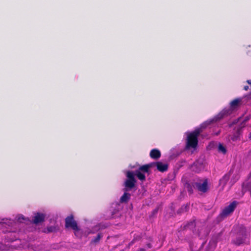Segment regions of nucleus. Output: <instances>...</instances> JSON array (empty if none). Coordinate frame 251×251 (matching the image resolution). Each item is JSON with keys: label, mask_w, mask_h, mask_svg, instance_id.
I'll return each mask as SVG.
<instances>
[{"label": "nucleus", "mask_w": 251, "mask_h": 251, "mask_svg": "<svg viewBox=\"0 0 251 251\" xmlns=\"http://www.w3.org/2000/svg\"><path fill=\"white\" fill-rule=\"evenodd\" d=\"M201 131V128H198L194 131L188 133L186 141L187 149H195L196 148L198 145V137Z\"/></svg>", "instance_id": "1"}, {"label": "nucleus", "mask_w": 251, "mask_h": 251, "mask_svg": "<svg viewBox=\"0 0 251 251\" xmlns=\"http://www.w3.org/2000/svg\"><path fill=\"white\" fill-rule=\"evenodd\" d=\"M65 227L66 228L71 227L75 232V236L80 237L81 235L79 234L80 231L78 228L76 222L74 220L72 215L67 217L65 219Z\"/></svg>", "instance_id": "2"}, {"label": "nucleus", "mask_w": 251, "mask_h": 251, "mask_svg": "<svg viewBox=\"0 0 251 251\" xmlns=\"http://www.w3.org/2000/svg\"><path fill=\"white\" fill-rule=\"evenodd\" d=\"M127 179L125 182L126 191L131 190L134 187L136 181L134 176V173L132 171H127L126 173Z\"/></svg>", "instance_id": "3"}, {"label": "nucleus", "mask_w": 251, "mask_h": 251, "mask_svg": "<svg viewBox=\"0 0 251 251\" xmlns=\"http://www.w3.org/2000/svg\"><path fill=\"white\" fill-rule=\"evenodd\" d=\"M193 187L196 188L199 191L205 193L208 190L207 179H205L202 183L195 182L193 183Z\"/></svg>", "instance_id": "4"}, {"label": "nucleus", "mask_w": 251, "mask_h": 251, "mask_svg": "<svg viewBox=\"0 0 251 251\" xmlns=\"http://www.w3.org/2000/svg\"><path fill=\"white\" fill-rule=\"evenodd\" d=\"M237 205L236 201H233L229 205L226 207L223 210L221 214V216L222 217H226L231 213H232L235 209Z\"/></svg>", "instance_id": "5"}, {"label": "nucleus", "mask_w": 251, "mask_h": 251, "mask_svg": "<svg viewBox=\"0 0 251 251\" xmlns=\"http://www.w3.org/2000/svg\"><path fill=\"white\" fill-rule=\"evenodd\" d=\"M204 165L201 161H197L194 163L191 166V170L196 173H199L204 169Z\"/></svg>", "instance_id": "6"}, {"label": "nucleus", "mask_w": 251, "mask_h": 251, "mask_svg": "<svg viewBox=\"0 0 251 251\" xmlns=\"http://www.w3.org/2000/svg\"><path fill=\"white\" fill-rule=\"evenodd\" d=\"M247 235L244 229L242 230V234H239L238 237L235 240H234V243L238 245L243 243L246 239L247 238Z\"/></svg>", "instance_id": "7"}, {"label": "nucleus", "mask_w": 251, "mask_h": 251, "mask_svg": "<svg viewBox=\"0 0 251 251\" xmlns=\"http://www.w3.org/2000/svg\"><path fill=\"white\" fill-rule=\"evenodd\" d=\"M157 169L158 171L163 172L167 170L168 165L166 163H163L161 162H157L155 163Z\"/></svg>", "instance_id": "8"}, {"label": "nucleus", "mask_w": 251, "mask_h": 251, "mask_svg": "<svg viewBox=\"0 0 251 251\" xmlns=\"http://www.w3.org/2000/svg\"><path fill=\"white\" fill-rule=\"evenodd\" d=\"M232 173V171L231 170L229 173L225 175L222 179L220 180V184L222 185L223 187H224L226 184L227 182L229 179L230 174Z\"/></svg>", "instance_id": "9"}, {"label": "nucleus", "mask_w": 251, "mask_h": 251, "mask_svg": "<svg viewBox=\"0 0 251 251\" xmlns=\"http://www.w3.org/2000/svg\"><path fill=\"white\" fill-rule=\"evenodd\" d=\"M45 215L43 214L37 213L33 219V223L35 224H39L44 221Z\"/></svg>", "instance_id": "10"}, {"label": "nucleus", "mask_w": 251, "mask_h": 251, "mask_svg": "<svg viewBox=\"0 0 251 251\" xmlns=\"http://www.w3.org/2000/svg\"><path fill=\"white\" fill-rule=\"evenodd\" d=\"M161 156L160 151L157 149H153L150 152V156L151 158L155 159H158Z\"/></svg>", "instance_id": "11"}, {"label": "nucleus", "mask_w": 251, "mask_h": 251, "mask_svg": "<svg viewBox=\"0 0 251 251\" xmlns=\"http://www.w3.org/2000/svg\"><path fill=\"white\" fill-rule=\"evenodd\" d=\"M216 246V243L214 241H210L205 248V251H213Z\"/></svg>", "instance_id": "12"}, {"label": "nucleus", "mask_w": 251, "mask_h": 251, "mask_svg": "<svg viewBox=\"0 0 251 251\" xmlns=\"http://www.w3.org/2000/svg\"><path fill=\"white\" fill-rule=\"evenodd\" d=\"M134 175L136 176L138 178L142 181L145 180L146 176L145 173L140 172V170H136L134 173Z\"/></svg>", "instance_id": "13"}, {"label": "nucleus", "mask_w": 251, "mask_h": 251, "mask_svg": "<svg viewBox=\"0 0 251 251\" xmlns=\"http://www.w3.org/2000/svg\"><path fill=\"white\" fill-rule=\"evenodd\" d=\"M130 195L125 192L120 199V201L122 202H127L130 199Z\"/></svg>", "instance_id": "14"}, {"label": "nucleus", "mask_w": 251, "mask_h": 251, "mask_svg": "<svg viewBox=\"0 0 251 251\" xmlns=\"http://www.w3.org/2000/svg\"><path fill=\"white\" fill-rule=\"evenodd\" d=\"M151 167V164L145 165L140 167L138 170H140V172H143L144 173H148L149 171V169Z\"/></svg>", "instance_id": "15"}, {"label": "nucleus", "mask_w": 251, "mask_h": 251, "mask_svg": "<svg viewBox=\"0 0 251 251\" xmlns=\"http://www.w3.org/2000/svg\"><path fill=\"white\" fill-rule=\"evenodd\" d=\"M218 151L219 152H221L224 154L226 153V148L223 146L221 143H219L218 146Z\"/></svg>", "instance_id": "16"}, {"label": "nucleus", "mask_w": 251, "mask_h": 251, "mask_svg": "<svg viewBox=\"0 0 251 251\" xmlns=\"http://www.w3.org/2000/svg\"><path fill=\"white\" fill-rule=\"evenodd\" d=\"M102 235L101 233H99L97 237H95V238H94L92 240V243H95V244H96L97 243H98L100 239L102 238Z\"/></svg>", "instance_id": "17"}, {"label": "nucleus", "mask_w": 251, "mask_h": 251, "mask_svg": "<svg viewBox=\"0 0 251 251\" xmlns=\"http://www.w3.org/2000/svg\"><path fill=\"white\" fill-rule=\"evenodd\" d=\"M240 102V100L238 99L234 100L230 102L231 107L234 108L238 105Z\"/></svg>", "instance_id": "18"}, {"label": "nucleus", "mask_w": 251, "mask_h": 251, "mask_svg": "<svg viewBox=\"0 0 251 251\" xmlns=\"http://www.w3.org/2000/svg\"><path fill=\"white\" fill-rule=\"evenodd\" d=\"M228 113V110H224V111H223L218 115V119L222 118L224 116V115L227 114Z\"/></svg>", "instance_id": "19"}, {"label": "nucleus", "mask_w": 251, "mask_h": 251, "mask_svg": "<svg viewBox=\"0 0 251 251\" xmlns=\"http://www.w3.org/2000/svg\"><path fill=\"white\" fill-rule=\"evenodd\" d=\"M188 208H189L188 205H187V204L184 205L182 206V207L180 209V211H181V212H186L188 210Z\"/></svg>", "instance_id": "20"}, {"label": "nucleus", "mask_w": 251, "mask_h": 251, "mask_svg": "<svg viewBox=\"0 0 251 251\" xmlns=\"http://www.w3.org/2000/svg\"><path fill=\"white\" fill-rule=\"evenodd\" d=\"M17 220L19 222H22V220H25V218L23 215H18L16 217Z\"/></svg>", "instance_id": "21"}, {"label": "nucleus", "mask_w": 251, "mask_h": 251, "mask_svg": "<svg viewBox=\"0 0 251 251\" xmlns=\"http://www.w3.org/2000/svg\"><path fill=\"white\" fill-rule=\"evenodd\" d=\"M99 230V228L97 226L95 227V230H90L88 231L87 234H91V233H94L95 231H98Z\"/></svg>", "instance_id": "22"}, {"label": "nucleus", "mask_w": 251, "mask_h": 251, "mask_svg": "<svg viewBox=\"0 0 251 251\" xmlns=\"http://www.w3.org/2000/svg\"><path fill=\"white\" fill-rule=\"evenodd\" d=\"M208 124H209L206 123V122L203 123V124L201 125V128H204V127H205L207 126V125H208Z\"/></svg>", "instance_id": "23"}, {"label": "nucleus", "mask_w": 251, "mask_h": 251, "mask_svg": "<svg viewBox=\"0 0 251 251\" xmlns=\"http://www.w3.org/2000/svg\"><path fill=\"white\" fill-rule=\"evenodd\" d=\"M244 90H246V91H247L249 89V86H245L244 88Z\"/></svg>", "instance_id": "24"}, {"label": "nucleus", "mask_w": 251, "mask_h": 251, "mask_svg": "<svg viewBox=\"0 0 251 251\" xmlns=\"http://www.w3.org/2000/svg\"><path fill=\"white\" fill-rule=\"evenodd\" d=\"M157 210H158L157 209H154L153 211V213H154V214L156 213L157 212Z\"/></svg>", "instance_id": "25"}, {"label": "nucleus", "mask_w": 251, "mask_h": 251, "mask_svg": "<svg viewBox=\"0 0 251 251\" xmlns=\"http://www.w3.org/2000/svg\"><path fill=\"white\" fill-rule=\"evenodd\" d=\"M138 251H145V250L142 248H141Z\"/></svg>", "instance_id": "26"}, {"label": "nucleus", "mask_w": 251, "mask_h": 251, "mask_svg": "<svg viewBox=\"0 0 251 251\" xmlns=\"http://www.w3.org/2000/svg\"><path fill=\"white\" fill-rule=\"evenodd\" d=\"M249 137L251 140V132L250 133Z\"/></svg>", "instance_id": "27"}, {"label": "nucleus", "mask_w": 251, "mask_h": 251, "mask_svg": "<svg viewBox=\"0 0 251 251\" xmlns=\"http://www.w3.org/2000/svg\"><path fill=\"white\" fill-rule=\"evenodd\" d=\"M51 231H52V230L50 229V228H49V231L50 232Z\"/></svg>", "instance_id": "28"}]
</instances>
